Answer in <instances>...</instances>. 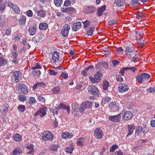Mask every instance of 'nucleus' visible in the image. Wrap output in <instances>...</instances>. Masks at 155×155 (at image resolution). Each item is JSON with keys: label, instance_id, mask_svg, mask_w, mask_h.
Instances as JSON below:
<instances>
[{"label": "nucleus", "instance_id": "obj_1", "mask_svg": "<svg viewBox=\"0 0 155 155\" xmlns=\"http://www.w3.org/2000/svg\"><path fill=\"white\" fill-rule=\"evenodd\" d=\"M54 138V135L48 130L44 131L41 137L42 140L44 141L52 140Z\"/></svg>", "mask_w": 155, "mask_h": 155}, {"label": "nucleus", "instance_id": "obj_2", "mask_svg": "<svg viewBox=\"0 0 155 155\" xmlns=\"http://www.w3.org/2000/svg\"><path fill=\"white\" fill-rule=\"evenodd\" d=\"M120 113L121 115H122L123 120L125 121L130 119L133 116V114L131 111L125 110H123Z\"/></svg>", "mask_w": 155, "mask_h": 155}, {"label": "nucleus", "instance_id": "obj_3", "mask_svg": "<svg viewBox=\"0 0 155 155\" xmlns=\"http://www.w3.org/2000/svg\"><path fill=\"white\" fill-rule=\"evenodd\" d=\"M88 91L89 93L95 96H98L100 94L99 91L97 87L93 85L89 86Z\"/></svg>", "mask_w": 155, "mask_h": 155}, {"label": "nucleus", "instance_id": "obj_4", "mask_svg": "<svg viewBox=\"0 0 155 155\" xmlns=\"http://www.w3.org/2000/svg\"><path fill=\"white\" fill-rule=\"evenodd\" d=\"M47 107L43 106L34 114L35 116L39 115L40 117H44L47 114Z\"/></svg>", "mask_w": 155, "mask_h": 155}, {"label": "nucleus", "instance_id": "obj_5", "mask_svg": "<svg viewBox=\"0 0 155 155\" xmlns=\"http://www.w3.org/2000/svg\"><path fill=\"white\" fill-rule=\"evenodd\" d=\"M19 92L24 94H26L28 91V88L24 84H19L17 87Z\"/></svg>", "mask_w": 155, "mask_h": 155}, {"label": "nucleus", "instance_id": "obj_6", "mask_svg": "<svg viewBox=\"0 0 155 155\" xmlns=\"http://www.w3.org/2000/svg\"><path fill=\"white\" fill-rule=\"evenodd\" d=\"M92 102L89 101H86L83 102L80 107V110L81 112H83L87 108H91L92 106Z\"/></svg>", "mask_w": 155, "mask_h": 155}, {"label": "nucleus", "instance_id": "obj_7", "mask_svg": "<svg viewBox=\"0 0 155 155\" xmlns=\"http://www.w3.org/2000/svg\"><path fill=\"white\" fill-rule=\"evenodd\" d=\"M125 53L128 58H133L135 56V51L132 48H127L125 49Z\"/></svg>", "mask_w": 155, "mask_h": 155}, {"label": "nucleus", "instance_id": "obj_8", "mask_svg": "<svg viewBox=\"0 0 155 155\" xmlns=\"http://www.w3.org/2000/svg\"><path fill=\"white\" fill-rule=\"evenodd\" d=\"M70 29V26L67 24H65L62 27L61 30V34L64 37H67L69 30Z\"/></svg>", "mask_w": 155, "mask_h": 155}, {"label": "nucleus", "instance_id": "obj_9", "mask_svg": "<svg viewBox=\"0 0 155 155\" xmlns=\"http://www.w3.org/2000/svg\"><path fill=\"white\" fill-rule=\"evenodd\" d=\"M146 128L143 126L142 127L141 126H139L137 127L136 129L135 135V136L140 137L142 134H145L144 132L145 131Z\"/></svg>", "mask_w": 155, "mask_h": 155}, {"label": "nucleus", "instance_id": "obj_10", "mask_svg": "<svg viewBox=\"0 0 155 155\" xmlns=\"http://www.w3.org/2000/svg\"><path fill=\"white\" fill-rule=\"evenodd\" d=\"M94 135L96 138L101 139L104 136V134L101 129L97 128L94 130Z\"/></svg>", "mask_w": 155, "mask_h": 155}, {"label": "nucleus", "instance_id": "obj_11", "mask_svg": "<svg viewBox=\"0 0 155 155\" xmlns=\"http://www.w3.org/2000/svg\"><path fill=\"white\" fill-rule=\"evenodd\" d=\"M109 108L111 110L115 111L119 110V104L116 101L112 102L109 105Z\"/></svg>", "mask_w": 155, "mask_h": 155}, {"label": "nucleus", "instance_id": "obj_12", "mask_svg": "<svg viewBox=\"0 0 155 155\" xmlns=\"http://www.w3.org/2000/svg\"><path fill=\"white\" fill-rule=\"evenodd\" d=\"M121 117V113H120L117 115L109 116L108 119L109 120L113 122H118L120 121Z\"/></svg>", "mask_w": 155, "mask_h": 155}, {"label": "nucleus", "instance_id": "obj_13", "mask_svg": "<svg viewBox=\"0 0 155 155\" xmlns=\"http://www.w3.org/2000/svg\"><path fill=\"white\" fill-rule=\"evenodd\" d=\"M52 58L55 64L59 63L60 62V58L59 57V53L56 51L54 52L52 54Z\"/></svg>", "mask_w": 155, "mask_h": 155}, {"label": "nucleus", "instance_id": "obj_14", "mask_svg": "<svg viewBox=\"0 0 155 155\" xmlns=\"http://www.w3.org/2000/svg\"><path fill=\"white\" fill-rule=\"evenodd\" d=\"M8 5L11 7L16 14H19L20 11L19 7L16 5H14L12 3L9 2L8 3Z\"/></svg>", "mask_w": 155, "mask_h": 155}, {"label": "nucleus", "instance_id": "obj_15", "mask_svg": "<svg viewBox=\"0 0 155 155\" xmlns=\"http://www.w3.org/2000/svg\"><path fill=\"white\" fill-rule=\"evenodd\" d=\"M95 11V8L92 5H89L86 7L85 8V13L87 14H92Z\"/></svg>", "mask_w": 155, "mask_h": 155}, {"label": "nucleus", "instance_id": "obj_16", "mask_svg": "<svg viewBox=\"0 0 155 155\" xmlns=\"http://www.w3.org/2000/svg\"><path fill=\"white\" fill-rule=\"evenodd\" d=\"M81 26V22H78L74 23L72 28L73 31H77L79 29Z\"/></svg>", "mask_w": 155, "mask_h": 155}, {"label": "nucleus", "instance_id": "obj_17", "mask_svg": "<svg viewBox=\"0 0 155 155\" xmlns=\"http://www.w3.org/2000/svg\"><path fill=\"white\" fill-rule=\"evenodd\" d=\"M22 152V149L20 147L15 148L11 153V155H17L20 154Z\"/></svg>", "mask_w": 155, "mask_h": 155}, {"label": "nucleus", "instance_id": "obj_18", "mask_svg": "<svg viewBox=\"0 0 155 155\" xmlns=\"http://www.w3.org/2000/svg\"><path fill=\"white\" fill-rule=\"evenodd\" d=\"M15 80L16 82L19 81L21 79V72L19 71H15L13 74Z\"/></svg>", "mask_w": 155, "mask_h": 155}, {"label": "nucleus", "instance_id": "obj_19", "mask_svg": "<svg viewBox=\"0 0 155 155\" xmlns=\"http://www.w3.org/2000/svg\"><path fill=\"white\" fill-rule=\"evenodd\" d=\"M61 137L64 139L71 138L73 137V135L71 133L68 132H62L61 135Z\"/></svg>", "mask_w": 155, "mask_h": 155}, {"label": "nucleus", "instance_id": "obj_20", "mask_svg": "<svg viewBox=\"0 0 155 155\" xmlns=\"http://www.w3.org/2000/svg\"><path fill=\"white\" fill-rule=\"evenodd\" d=\"M34 146L32 145H28L26 147L28 150L27 154H33L35 152V149L34 148Z\"/></svg>", "mask_w": 155, "mask_h": 155}, {"label": "nucleus", "instance_id": "obj_21", "mask_svg": "<svg viewBox=\"0 0 155 155\" xmlns=\"http://www.w3.org/2000/svg\"><path fill=\"white\" fill-rule=\"evenodd\" d=\"M36 31V27L35 25L30 27L28 29V32L30 35H33L35 34Z\"/></svg>", "mask_w": 155, "mask_h": 155}, {"label": "nucleus", "instance_id": "obj_22", "mask_svg": "<svg viewBox=\"0 0 155 155\" xmlns=\"http://www.w3.org/2000/svg\"><path fill=\"white\" fill-rule=\"evenodd\" d=\"M128 89V87L126 84H122L119 87V90H120V92H123L127 90Z\"/></svg>", "mask_w": 155, "mask_h": 155}, {"label": "nucleus", "instance_id": "obj_23", "mask_svg": "<svg viewBox=\"0 0 155 155\" xmlns=\"http://www.w3.org/2000/svg\"><path fill=\"white\" fill-rule=\"evenodd\" d=\"M7 63L8 61L6 59L4 58L2 55L0 56V67L5 65Z\"/></svg>", "mask_w": 155, "mask_h": 155}, {"label": "nucleus", "instance_id": "obj_24", "mask_svg": "<svg viewBox=\"0 0 155 155\" xmlns=\"http://www.w3.org/2000/svg\"><path fill=\"white\" fill-rule=\"evenodd\" d=\"M105 8V6H103L100 8H99L98 9L97 12V15L98 16H100L102 15L103 14V12Z\"/></svg>", "mask_w": 155, "mask_h": 155}, {"label": "nucleus", "instance_id": "obj_25", "mask_svg": "<svg viewBox=\"0 0 155 155\" xmlns=\"http://www.w3.org/2000/svg\"><path fill=\"white\" fill-rule=\"evenodd\" d=\"M48 27V25L46 23H41L39 24V28L40 30H45Z\"/></svg>", "mask_w": 155, "mask_h": 155}, {"label": "nucleus", "instance_id": "obj_26", "mask_svg": "<svg viewBox=\"0 0 155 155\" xmlns=\"http://www.w3.org/2000/svg\"><path fill=\"white\" fill-rule=\"evenodd\" d=\"M102 87L104 90H107L109 86V83L108 81L104 80L102 83Z\"/></svg>", "mask_w": 155, "mask_h": 155}, {"label": "nucleus", "instance_id": "obj_27", "mask_svg": "<svg viewBox=\"0 0 155 155\" xmlns=\"http://www.w3.org/2000/svg\"><path fill=\"white\" fill-rule=\"evenodd\" d=\"M135 37L136 38H140V39H142L143 37H142V35H143V31H136L134 33Z\"/></svg>", "mask_w": 155, "mask_h": 155}, {"label": "nucleus", "instance_id": "obj_28", "mask_svg": "<svg viewBox=\"0 0 155 155\" xmlns=\"http://www.w3.org/2000/svg\"><path fill=\"white\" fill-rule=\"evenodd\" d=\"M37 15L39 16L44 18L46 15V12L43 10H41L38 11Z\"/></svg>", "mask_w": 155, "mask_h": 155}, {"label": "nucleus", "instance_id": "obj_29", "mask_svg": "<svg viewBox=\"0 0 155 155\" xmlns=\"http://www.w3.org/2000/svg\"><path fill=\"white\" fill-rule=\"evenodd\" d=\"M115 4L118 6H123L125 4L124 0H115Z\"/></svg>", "mask_w": 155, "mask_h": 155}, {"label": "nucleus", "instance_id": "obj_30", "mask_svg": "<svg viewBox=\"0 0 155 155\" xmlns=\"http://www.w3.org/2000/svg\"><path fill=\"white\" fill-rule=\"evenodd\" d=\"M14 140L16 141H20L22 139V137L21 135L18 134H15L13 137Z\"/></svg>", "mask_w": 155, "mask_h": 155}, {"label": "nucleus", "instance_id": "obj_31", "mask_svg": "<svg viewBox=\"0 0 155 155\" xmlns=\"http://www.w3.org/2000/svg\"><path fill=\"white\" fill-rule=\"evenodd\" d=\"M141 75L143 76V81H148L150 78V74L146 73H142Z\"/></svg>", "mask_w": 155, "mask_h": 155}, {"label": "nucleus", "instance_id": "obj_32", "mask_svg": "<svg viewBox=\"0 0 155 155\" xmlns=\"http://www.w3.org/2000/svg\"><path fill=\"white\" fill-rule=\"evenodd\" d=\"M102 76V74L101 72L98 71L94 75V77L96 79L98 82L101 81V77Z\"/></svg>", "mask_w": 155, "mask_h": 155}, {"label": "nucleus", "instance_id": "obj_33", "mask_svg": "<svg viewBox=\"0 0 155 155\" xmlns=\"http://www.w3.org/2000/svg\"><path fill=\"white\" fill-rule=\"evenodd\" d=\"M8 104H5L2 107V108L1 110L2 113L4 114L7 113L8 110Z\"/></svg>", "mask_w": 155, "mask_h": 155}, {"label": "nucleus", "instance_id": "obj_34", "mask_svg": "<svg viewBox=\"0 0 155 155\" xmlns=\"http://www.w3.org/2000/svg\"><path fill=\"white\" fill-rule=\"evenodd\" d=\"M58 147V146L57 145L52 144L50 146L49 150L51 151H56Z\"/></svg>", "mask_w": 155, "mask_h": 155}, {"label": "nucleus", "instance_id": "obj_35", "mask_svg": "<svg viewBox=\"0 0 155 155\" xmlns=\"http://www.w3.org/2000/svg\"><path fill=\"white\" fill-rule=\"evenodd\" d=\"M74 3V0H66L64 2V5L65 6H68L71 5H73Z\"/></svg>", "mask_w": 155, "mask_h": 155}, {"label": "nucleus", "instance_id": "obj_36", "mask_svg": "<svg viewBox=\"0 0 155 155\" xmlns=\"http://www.w3.org/2000/svg\"><path fill=\"white\" fill-rule=\"evenodd\" d=\"M26 21V18L25 16L21 15L19 19V21L21 24H24L25 23Z\"/></svg>", "mask_w": 155, "mask_h": 155}, {"label": "nucleus", "instance_id": "obj_37", "mask_svg": "<svg viewBox=\"0 0 155 155\" xmlns=\"http://www.w3.org/2000/svg\"><path fill=\"white\" fill-rule=\"evenodd\" d=\"M84 140V139L83 137H81L78 139L77 141V144L79 146H81L83 145V143Z\"/></svg>", "mask_w": 155, "mask_h": 155}, {"label": "nucleus", "instance_id": "obj_38", "mask_svg": "<svg viewBox=\"0 0 155 155\" xmlns=\"http://www.w3.org/2000/svg\"><path fill=\"white\" fill-rule=\"evenodd\" d=\"M95 28L94 27L90 28L87 31V34L88 35L91 36L92 35L93 31Z\"/></svg>", "mask_w": 155, "mask_h": 155}, {"label": "nucleus", "instance_id": "obj_39", "mask_svg": "<svg viewBox=\"0 0 155 155\" xmlns=\"http://www.w3.org/2000/svg\"><path fill=\"white\" fill-rule=\"evenodd\" d=\"M18 100L20 101H25L26 99V97L21 94H20L18 96Z\"/></svg>", "mask_w": 155, "mask_h": 155}, {"label": "nucleus", "instance_id": "obj_40", "mask_svg": "<svg viewBox=\"0 0 155 155\" xmlns=\"http://www.w3.org/2000/svg\"><path fill=\"white\" fill-rule=\"evenodd\" d=\"M118 148V146L116 144L113 145L110 147V152H114Z\"/></svg>", "mask_w": 155, "mask_h": 155}, {"label": "nucleus", "instance_id": "obj_41", "mask_svg": "<svg viewBox=\"0 0 155 155\" xmlns=\"http://www.w3.org/2000/svg\"><path fill=\"white\" fill-rule=\"evenodd\" d=\"M18 109L19 112H23L25 110L26 108L24 105H19L18 107Z\"/></svg>", "mask_w": 155, "mask_h": 155}, {"label": "nucleus", "instance_id": "obj_42", "mask_svg": "<svg viewBox=\"0 0 155 155\" xmlns=\"http://www.w3.org/2000/svg\"><path fill=\"white\" fill-rule=\"evenodd\" d=\"M48 71L49 74L51 76H55L58 74L57 72L55 71L54 70L48 69Z\"/></svg>", "mask_w": 155, "mask_h": 155}, {"label": "nucleus", "instance_id": "obj_43", "mask_svg": "<svg viewBox=\"0 0 155 155\" xmlns=\"http://www.w3.org/2000/svg\"><path fill=\"white\" fill-rule=\"evenodd\" d=\"M111 100V98L108 96H107L103 98L102 101V103H104V104L109 102Z\"/></svg>", "mask_w": 155, "mask_h": 155}, {"label": "nucleus", "instance_id": "obj_44", "mask_svg": "<svg viewBox=\"0 0 155 155\" xmlns=\"http://www.w3.org/2000/svg\"><path fill=\"white\" fill-rule=\"evenodd\" d=\"M62 0H54V3L56 6L59 7L62 3Z\"/></svg>", "mask_w": 155, "mask_h": 155}, {"label": "nucleus", "instance_id": "obj_45", "mask_svg": "<svg viewBox=\"0 0 155 155\" xmlns=\"http://www.w3.org/2000/svg\"><path fill=\"white\" fill-rule=\"evenodd\" d=\"M136 79L139 83H142L143 79L141 74L140 75H137L136 77Z\"/></svg>", "mask_w": 155, "mask_h": 155}, {"label": "nucleus", "instance_id": "obj_46", "mask_svg": "<svg viewBox=\"0 0 155 155\" xmlns=\"http://www.w3.org/2000/svg\"><path fill=\"white\" fill-rule=\"evenodd\" d=\"M61 76L64 79H66L68 77V74L66 72H62L61 74Z\"/></svg>", "mask_w": 155, "mask_h": 155}, {"label": "nucleus", "instance_id": "obj_47", "mask_svg": "<svg viewBox=\"0 0 155 155\" xmlns=\"http://www.w3.org/2000/svg\"><path fill=\"white\" fill-rule=\"evenodd\" d=\"M74 150V148L72 147H70L69 148L67 147L65 149V151L68 153H71Z\"/></svg>", "mask_w": 155, "mask_h": 155}, {"label": "nucleus", "instance_id": "obj_48", "mask_svg": "<svg viewBox=\"0 0 155 155\" xmlns=\"http://www.w3.org/2000/svg\"><path fill=\"white\" fill-rule=\"evenodd\" d=\"M139 3V0H132L130 2L131 4L133 6L136 5Z\"/></svg>", "mask_w": 155, "mask_h": 155}, {"label": "nucleus", "instance_id": "obj_49", "mask_svg": "<svg viewBox=\"0 0 155 155\" xmlns=\"http://www.w3.org/2000/svg\"><path fill=\"white\" fill-rule=\"evenodd\" d=\"M52 91L54 94H57L60 92V89L59 87H56L53 89Z\"/></svg>", "mask_w": 155, "mask_h": 155}, {"label": "nucleus", "instance_id": "obj_50", "mask_svg": "<svg viewBox=\"0 0 155 155\" xmlns=\"http://www.w3.org/2000/svg\"><path fill=\"white\" fill-rule=\"evenodd\" d=\"M41 68V66L39 65L38 63H37L36 65L32 67L31 68V69L33 70H35L36 69H39Z\"/></svg>", "mask_w": 155, "mask_h": 155}, {"label": "nucleus", "instance_id": "obj_51", "mask_svg": "<svg viewBox=\"0 0 155 155\" xmlns=\"http://www.w3.org/2000/svg\"><path fill=\"white\" fill-rule=\"evenodd\" d=\"M94 68V67L93 65H90L86 68L84 70L86 71L87 73H88V71L89 70H91L92 69H93Z\"/></svg>", "mask_w": 155, "mask_h": 155}, {"label": "nucleus", "instance_id": "obj_52", "mask_svg": "<svg viewBox=\"0 0 155 155\" xmlns=\"http://www.w3.org/2000/svg\"><path fill=\"white\" fill-rule=\"evenodd\" d=\"M5 8V6L4 4H0V13L3 12Z\"/></svg>", "mask_w": 155, "mask_h": 155}, {"label": "nucleus", "instance_id": "obj_53", "mask_svg": "<svg viewBox=\"0 0 155 155\" xmlns=\"http://www.w3.org/2000/svg\"><path fill=\"white\" fill-rule=\"evenodd\" d=\"M89 79H90L91 81L94 83L98 82L96 79L94 77H90Z\"/></svg>", "mask_w": 155, "mask_h": 155}, {"label": "nucleus", "instance_id": "obj_54", "mask_svg": "<svg viewBox=\"0 0 155 155\" xmlns=\"http://www.w3.org/2000/svg\"><path fill=\"white\" fill-rule=\"evenodd\" d=\"M35 101L36 100L34 97H30L29 101V104H32L33 103L35 102Z\"/></svg>", "mask_w": 155, "mask_h": 155}, {"label": "nucleus", "instance_id": "obj_55", "mask_svg": "<svg viewBox=\"0 0 155 155\" xmlns=\"http://www.w3.org/2000/svg\"><path fill=\"white\" fill-rule=\"evenodd\" d=\"M112 62L114 66H115L117 65H118L120 63V61H117L116 59H114L112 61Z\"/></svg>", "mask_w": 155, "mask_h": 155}, {"label": "nucleus", "instance_id": "obj_56", "mask_svg": "<svg viewBox=\"0 0 155 155\" xmlns=\"http://www.w3.org/2000/svg\"><path fill=\"white\" fill-rule=\"evenodd\" d=\"M137 41L138 42L139 45L140 46H142L144 45V41L142 40V39H137Z\"/></svg>", "mask_w": 155, "mask_h": 155}, {"label": "nucleus", "instance_id": "obj_57", "mask_svg": "<svg viewBox=\"0 0 155 155\" xmlns=\"http://www.w3.org/2000/svg\"><path fill=\"white\" fill-rule=\"evenodd\" d=\"M116 78L117 81H123V78L121 77L120 75H117L116 76Z\"/></svg>", "mask_w": 155, "mask_h": 155}, {"label": "nucleus", "instance_id": "obj_58", "mask_svg": "<svg viewBox=\"0 0 155 155\" xmlns=\"http://www.w3.org/2000/svg\"><path fill=\"white\" fill-rule=\"evenodd\" d=\"M51 111L52 112V113H54L56 114H57L58 113V110L56 108H52L51 109Z\"/></svg>", "mask_w": 155, "mask_h": 155}, {"label": "nucleus", "instance_id": "obj_59", "mask_svg": "<svg viewBox=\"0 0 155 155\" xmlns=\"http://www.w3.org/2000/svg\"><path fill=\"white\" fill-rule=\"evenodd\" d=\"M123 51L124 50L121 47L118 48L117 49V51L120 54H121L122 53Z\"/></svg>", "mask_w": 155, "mask_h": 155}, {"label": "nucleus", "instance_id": "obj_60", "mask_svg": "<svg viewBox=\"0 0 155 155\" xmlns=\"http://www.w3.org/2000/svg\"><path fill=\"white\" fill-rule=\"evenodd\" d=\"M26 13V14L29 17H31L33 15V12L31 10L28 11Z\"/></svg>", "mask_w": 155, "mask_h": 155}, {"label": "nucleus", "instance_id": "obj_61", "mask_svg": "<svg viewBox=\"0 0 155 155\" xmlns=\"http://www.w3.org/2000/svg\"><path fill=\"white\" fill-rule=\"evenodd\" d=\"M83 23L84 24V27L86 28L90 25V22L89 21H86L84 22H83Z\"/></svg>", "mask_w": 155, "mask_h": 155}, {"label": "nucleus", "instance_id": "obj_62", "mask_svg": "<svg viewBox=\"0 0 155 155\" xmlns=\"http://www.w3.org/2000/svg\"><path fill=\"white\" fill-rule=\"evenodd\" d=\"M137 18L139 19H141L143 18L142 13L141 12L139 13L137 15Z\"/></svg>", "mask_w": 155, "mask_h": 155}, {"label": "nucleus", "instance_id": "obj_63", "mask_svg": "<svg viewBox=\"0 0 155 155\" xmlns=\"http://www.w3.org/2000/svg\"><path fill=\"white\" fill-rule=\"evenodd\" d=\"M38 99L39 101H41L43 103H44L45 100L41 96H38Z\"/></svg>", "mask_w": 155, "mask_h": 155}, {"label": "nucleus", "instance_id": "obj_64", "mask_svg": "<svg viewBox=\"0 0 155 155\" xmlns=\"http://www.w3.org/2000/svg\"><path fill=\"white\" fill-rule=\"evenodd\" d=\"M37 83L38 86V87H44L45 85V84L43 82H39Z\"/></svg>", "mask_w": 155, "mask_h": 155}]
</instances>
